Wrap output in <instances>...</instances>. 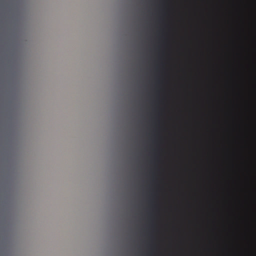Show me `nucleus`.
<instances>
[{
	"label": "nucleus",
	"mask_w": 256,
	"mask_h": 256,
	"mask_svg": "<svg viewBox=\"0 0 256 256\" xmlns=\"http://www.w3.org/2000/svg\"><path fill=\"white\" fill-rule=\"evenodd\" d=\"M182 240H256V238H204L182 239Z\"/></svg>",
	"instance_id": "f257e3e1"
},
{
	"label": "nucleus",
	"mask_w": 256,
	"mask_h": 256,
	"mask_svg": "<svg viewBox=\"0 0 256 256\" xmlns=\"http://www.w3.org/2000/svg\"><path fill=\"white\" fill-rule=\"evenodd\" d=\"M156 227V222L154 220H151L150 222L148 228L149 230H155Z\"/></svg>",
	"instance_id": "f03ea898"
},
{
	"label": "nucleus",
	"mask_w": 256,
	"mask_h": 256,
	"mask_svg": "<svg viewBox=\"0 0 256 256\" xmlns=\"http://www.w3.org/2000/svg\"><path fill=\"white\" fill-rule=\"evenodd\" d=\"M214 242H256V241H214Z\"/></svg>",
	"instance_id": "7ed1b4c3"
}]
</instances>
